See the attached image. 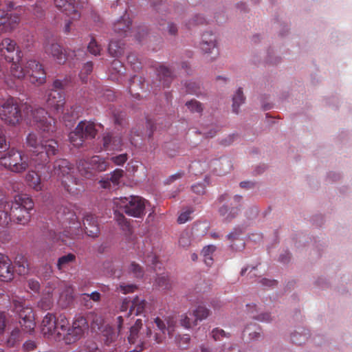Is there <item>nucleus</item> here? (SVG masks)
<instances>
[{"instance_id": "obj_1", "label": "nucleus", "mask_w": 352, "mask_h": 352, "mask_svg": "<svg viewBox=\"0 0 352 352\" xmlns=\"http://www.w3.org/2000/svg\"><path fill=\"white\" fill-rule=\"evenodd\" d=\"M27 146L32 154L30 164L35 168H45L50 162V157L58 153V144L53 139L40 141L34 133H30L26 138Z\"/></svg>"}, {"instance_id": "obj_2", "label": "nucleus", "mask_w": 352, "mask_h": 352, "mask_svg": "<svg viewBox=\"0 0 352 352\" xmlns=\"http://www.w3.org/2000/svg\"><path fill=\"white\" fill-rule=\"evenodd\" d=\"M67 326L69 321L65 316L56 317L53 314L47 313L41 322V331L44 336L59 340L62 338L60 330L65 332Z\"/></svg>"}, {"instance_id": "obj_3", "label": "nucleus", "mask_w": 352, "mask_h": 352, "mask_svg": "<svg viewBox=\"0 0 352 352\" xmlns=\"http://www.w3.org/2000/svg\"><path fill=\"white\" fill-rule=\"evenodd\" d=\"M228 195L225 193L217 198V202L221 206L218 209L219 215L223 221L230 222L239 214L240 212L242 197L240 195H234L228 199Z\"/></svg>"}, {"instance_id": "obj_4", "label": "nucleus", "mask_w": 352, "mask_h": 352, "mask_svg": "<svg viewBox=\"0 0 352 352\" xmlns=\"http://www.w3.org/2000/svg\"><path fill=\"white\" fill-rule=\"evenodd\" d=\"M0 164L14 173H21L29 166H33L26 155L14 149L10 150L0 158Z\"/></svg>"}, {"instance_id": "obj_5", "label": "nucleus", "mask_w": 352, "mask_h": 352, "mask_svg": "<svg viewBox=\"0 0 352 352\" xmlns=\"http://www.w3.org/2000/svg\"><path fill=\"white\" fill-rule=\"evenodd\" d=\"M12 304L20 318L19 323L22 331L25 333H32L36 327L32 309L25 307L21 300H13Z\"/></svg>"}, {"instance_id": "obj_6", "label": "nucleus", "mask_w": 352, "mask_h": 352, "mask_svg": "<svg viewBox=\"0 0 352 352\" xmlns=\"http://www.w3.org/2000/svg\"><path fill=\"white\" fill-rule=\"evenodd\" d=\"M147 201L139 196H130L120 199V206L124 212L134 217H142L144 215V210Z\"/></svg>"}, {"instance_id": "obj_7", "label": "nucleus", "mask_w": 352, "mask_h": 352, "mask_svg": "<svg viewBox=\"0 0 352 352\" xmlns=\"http://www.w3.org/2000/svg\"><path fill=\"white\" fill-rule=\"evenodd\" d=\"M89 324L84 316H77L72 323V326L66 330L67 333L63 336V339L65 343L70 344L81 339L86 331H88Z\"/></svg>"}, {"instance_id": "obj_8", "label": "nucleus", "mask_w": 352, "mask_h": 352, "mask_svg": "<svg viewBox=\"0 0 352 352\" xmlns=\"http://www.w3.org/2000/svg\"><path fill=\"white\" fill-rule=\"evenodd\" d=\"M0 117L6 123L15 125L21 119V113L17 102L14 98L7 100L0 107Z\"/></svg>"}, {"instance_id": "obj_9", "label": "nucleus", "mask_w": 352, "mask_h": 352, "mask_svg": "<svg viewBox=\"0 0 352 352\" xmlns=\"http://www.w3.org/2000/svg\"><path fill=\"white\" fill-rule=\"evenodd\" d=\"M47 111L43 108L35 109L32 111V117L33 122L43 132L51 134L56 131L55 120L47 116Z\"/></svg>"}, {"instance_id": "obj_10", "label": "nucleus", "mask_w": 352, "mask_h": 352, "mask_svg": "<svg viewBox=\"0 0 352 352\" xmlns=\"http://www.w3.org/2000/svg\"><path fill=\"white\" fill-rule=\"evenodd\" d=\"M25 75L32 84L41 85L45 81V73L42 65L34 60H30L25 65Z\"/></svg>"}, {"instance_id": "obj_11", "label": "nucleus", "mask_w": 352, "mask_h": 352, "mask_svg": "<svg viewBox=\"0 0 352 352\" xmlns=\"http://www.w3.org/2000/svg\"><path fill=\"white\" fill-rule=\"evenodd\" d=\"M145 300L140 299L138 296H135L132 299L128 297L123 299L120 309L122 312H126L127 309H129V311L126 313L124 316L129 318L133 314L137 316L142 313L145 309Z\"/></svg>"}, {"instance_id": "obj_12", "label": "nucleus", "mask_w": 352, "mask_h": 352, "mask_svg": "<svg viewBox=\"0 0 352 352\" xmlns=\"http://www.w3.org/2000/svg\"><path fill=\"white\" fill-rule=\"evenodd\" d=\"M38 172L42 168H36ZM44 170L43 172H41V173H36L35 171H30L25 176V179L27 182L29 184L30 186H32L34 189L36 190H41V179L43 178L44 180H47L51 177V173L50 172V166H46L45 168H43Z\"/></svg>"}, {"instance_id": "obj_13", "label": "nucleus", "mask_w": 352, "mask_h": 352, "mask_svg": "<svg viewBox=\"0 0 352 352\" xmlns=\"http://www.w3.org/2000/svg\"><path fill=\"white\" fill-rule=\"evenodd\" d=\"M75 168L74 166L65 159L56 160L54 163L53 173L59 179L74 173Z\"/></svg>"}, {"instance_id": "obj_14", "label": "nucleus", "mask_w": 352, "mask_h": 352, "mask_svg": "<svg viewBox=\"0 0 352 352\" xmlns=\"http://www.w3.org/2000/svg\"><path fill=\"white\" fill-rule=\"evenodd\" d=\"M46 102L47 106L54 111L57 112L63 111L65 103L63 93L58 90L51 89L47 95Z\"/></svg>"}, {"instance_id": "obj_15", "label": "nucleus", "mask_w": 352, "mask_h": 352, "mask_svg": "<svg viewBox=\"0 0 352 352\" xmlns=\"http://www.w3.org/2000/svg\"><path fill=\"white\" fill-rule=\"evenodd\" d=\"M54 4L57 8L72 19L76 20L80 17L76 3L73 1L69 0H54Z\"/></svg>"}, {"instance_id": "obj_16", "label": "nucleus", "mask_w": 352, "mask_h": 352, "mask_svg": "<svg viewBox=\"0 0 352 352\" xmlns=\"http://www.w3.org/2000/svg\"><path fill=\"white\" fill-rule=\"evenodd\" d=\"M83 226L85 233L91 237L96 238L99 236L100 229L96 217L91 214H87L83 219Z\"/></svg>"}, {"instance_id": "obj_17", "label": "nucleus", "mask_w": 352, "mask_h": 352, "mask_svg": "<svg viewBox=\"0 0 352 352\" xmlns=\"http://www.w3.org/2000/svg\"><path fill=\"white\" fill-rule=\"evenodd\" d=\"M44 47L45 52L51 54L58 64H63L65 63L66 60L65 55L59 44L54 41H48L45 43Z\"/></svg>"}, {"instance_id": "obj_18", "label": "nucleus", "mask_w": 352, "mask_h": 352, "mask_svg": "<svg viewBox=\"0 0 352 352\" xmlns=\"http://www.w3.org/2000/svg\"><path fill=\"white\" fill-rule=\"evenodd\" d=\"M8 60L12 63L10 67V72L14 77L20 79L25 76V66L22 67L20 63L21 60L20 52L17 51L16 57L12 56V57H8Z\"/></svg>"}, {"instance_id": "obj_19", "label": "nucleus", "mask_w": 352, "mask_h": 352, "mask_svg": "<svg viewBox=\"0 0 352 352\" xmlns=\"http://www.w3.org/2000/svg\"><path fill=\"white\" fill-rule=\"evenodd\" d=\"M12 208H10V214L17 223L21 225L27 224L30 220V213L23 208H16L14 206L13 202H10Z\"/></svg>"}, {"instance_id": "obj_20", "label": "nucleus", "mask_w": 352, "mask_h": 352, "mask_svg": "<svg viewBox=\"0 0 352 352\" xmlns=\"http://www.w3.org/2000/svg\"><path fill=\"white\" fill-rule=\"evenodd\" d=\"M64 188L69 193L76 194L79 190L78 186L81 185L80 180L76 177L74 173L60 179Z\"/></svg>"}, {"instance_id": "obj_21", "label": "nucleus", "mask_w": 352, "mask_h": 352, "mask_svg": "<svg viewBox=\"0 0 352 352\" xmlns=\"http://www.w3.org/2000/svg\"><path fill=\"white\" fill-rule=\"evenodd\" d=\"M80 131L85 140L93 139L97 134L95 124L86 120L81 121L77 125V132Z\"/></svg>"}, {"instance_id": "obj_22", "label": "nucleus", "mask_w": 352, "mask_h": 352, "mask_svg": "<svg viewBox=\"0 0 352 352\" xmlns=\"http://www.w3.org/2000/svg\"><path fill=\"white\" fill-rule=\"evenodd\" d=\"M0 51L7 60L8 57L14 56V54L16 56L17 51L21 53L16 47V42L8 38H4L0 43Z\"/></svg>"}, {"instance_id": "obj_23", "label": "nucleus", "mask_w": 352, "mask_h": 352, "mask_svg": "<svg viewBox=\"0 0 352 352\" xmlns=\"http://www.w3.org/2000/svg\"><path fill=\"white\" fill-rule=\"evenodd\" d=\"M13 278V270L11 267V261L5 256V259L0 261V279L2 281H9Z\"/></svg>"}, {"instance_id": "obj_24", "label": "nucleus", "mask_w": 352, "mask_h": 352, "mask_svg": "<svg viewBox=\"0 0 352 352\" xmlns=\"http://www.w3.org/2000/svg\"><path fill=\"white\" fill-rule=\"evenodd\" d=\"M17 16L0 14V32H10L19 23Z\"/></svg>"}, {"instance_id": "obj_25", "label": "nucleus", "mask_w": 352, "mask_h": 352, "mask_svg": "<svg viewBox=\"0 0 352 352\" xmlns=\"http://www.w3.org/2000/svg\"><path fill=\"white\" fill-rule=\"evenodd\" d=\"M77 168L80 174L87 179H92L96 176V171L89 161L80 160L77 163Z\"/></svg>"}, {"instance_id": "obj_26", "label": "nucleus", "mask_w": 352, "mask_h": 352, "mask_svg": "<svg viewBox=\"0 0 352 352\" xmlns=\"http://www.w3.org/2000/svg\"><path fill=\"white\" fill-rule=\"evenodd\" d=\"M143 326L142 320L137 319L135 324L130 327L129 333L127 336V340L130 344H139L142 343L140 338V330Z\"/></svg>"}, {"instance_id": "obj_27", "label": "nucleus", "mask_w": 352, "mask_h": 352, "mask_svg": "<svg viewBox=\"0 0 352 352\" xmlns=\"http://www.w3.org/2000/svg\"><path fill=\"white\" fill-rule=\"evenodd\" d=\"M131 25V21L128 16L124 15L120 19L118 20L113 25V30L120 35L125 34Z\"/></svg>"}, {"instance_id": "obj_28", "label": "nucleus", "mask_w": 352, "mask_h": 352, "mask_svg": "<svg viewBox=\"0 0 352 352\" xmlns=\"http://www.w3.org/2000/svg\"><path fill=\"white\" fill-rule=\"evenodd\" d=\"M14 206L16 208H23L29 211L33 209L34 204L32 199L27 195H19L14 197Z\"/></svg>"}, {"instance_id": "obj_29", "label": "nucleus", "mask_w": 352, "mask_h": 352, "mask_svg": "<svg viewBox=\"0 0 352 352\" xmlns=\"http://www.w3.org/2000/svg\"><path fill=\"white\" fill-rule=\"evenodd\" d=\"M208 23L207 19L201 14H195L188 21L186 25L188 29L206 25Z\"/></svg>"}, {"instance_id": "obj_30", "label": "nucleus", "mask_w": 352, "mask_h": 352, "mask_svg": "<svg viewBox=\"0 0 352 352\" xmlns=\"http://www.w3.org/2000/svg\"><path fill=\"white\" fill-rule=\"evenodd\" d=\"M246 307L248 309L247 315L250 318H254L263 322H268L270 320V315L268 313H263L259 315L257 314V310L254 304L247 305Z\"/></svg>"}, {"instance_id": "obj_31", "label": "nucleus", "mask_w": 352, "mask_h": 352, "mask_svg": "<svg viewBox=\"0 0 352 352\" xmlns=\"http://www.w3.org/2000/svg\"><path fill=\"white\" fill-rule=\"evenodd\" d=\"M89 162L93 166L94 170L96 171V174L97 173L105 171L109 165L107 162L99 156L93 157Z\"/></svg>"}, {"instance_id": "obj_32", "label": "nucleus", "mask_w": 352, "mask_h": 352, "mask_svg": "<svg viewBox=\"0 0 352 352\" xmlns=\"http://www.w3.org/2000/svg\"><path fill=\"white\" fill-rule=\"evenodd\" d=\"M12 208L10 202H5L4 207H0V226H7L11 221L10 208Z\"/></svg>"}, {"instance_id": "obj_33", "label": "nucleus", "mask_w": 352, "mask_h": 352, "mask_svg": "<svg viewBox=\"0 0 352 352\" xmlns=\"http://www.w3.org/2000/svg\"><path fill=\"white\" fill-rule=\"evenodd\" d=\"M108 51L112 56L119 57L124 54V44L120 41H111Z\"/></svg>"}, {"instance_id": "obj_34", "label": "nucleus", "mask_w": 352, "mask_h": 352, "mask_svg": "<svg viewBox=\"0 0 352 352\" xmlns=\"http://www.w3.org/2000/svg\"><path fill=\"white\" fill-rule=\"evenodd\" d=\"M102 334L105 338L104 342L107 345H109L116 341L118 333H116L113 328L109 325L104 327L102 330Z\"/></svg>"}, {"instance_id": "obj_35", "label": "nucleus", "mask_w": 352, "mask_h": 352, "mask_svg": "<svg viewBox=\"0 0 352 352\" xmlns=\"http://www.w3.org/2000/svg\"><path fill=\"white\" fill-rule=\"evenodd\" d=\"M124 172L122 169L117 168L109 175H107L108 178L112 184V186H114L117 189L120 184L121 179L124 177Z\"/></svg>"}, {"instance_id": "obj_36", "label": "nucleus", "mask_w": 352, "mask_h": 352, "mask_svg": "<svg viewBox=\"0 0 352 352\" xmlns=\"http://www.w3.org/2000/svg\"><path fill=\"white\" fill-rule=\"evenodd\" d=\"M190 316H192L195 318V320L197 322L198 320H201L206 318L210 314V310L204 306H198L192 313L189 314Z\"/></svg>"}, {"instance_id": "obj_37", "label": "nucleus", "mask_w": 352, "mask_h": 352, "mask_svg": "<svg viewBox=\"0 0 352 352\" xmlns=\"http://www.w3.org/2000/svg\"><path fill=\"white\" fill-rule=\"evenodd\" d=\"M158 76L160 80H164V83L168 85L173 78V73L170 69L165 66H160L157 70Z\"/></svg>"}, {"instance_id": "obj_38", "label": "nucleus", "mask_w": 352, "mask_h": 352, "mask_svg": "<svg viewBox=\"0 0 352 352\" xmlns=\"http://www.w3.org/2000/svg\"><path fill=\"white\" fill-rule=\"evenodd\" d=\"M155 283L158 287L164 290H170L173 287V282L167 275L157 276Z\"/></svg>"}, {"instance_id": "obj_39", "label": "nucleus", "mask_w": 352, "mask_h": 352, "mask_svg": "<svg viewBox=\"0 0 352 352\" xmlns=\"http://www.w3.org/2000/svg\"><path fill=\"white\" fill-rule=\"evenodd\" d=\"M142 85L141 78L134 76L129 80V91L130 94L135 97L139 96L138 87Z\"/></svg>"}, {"instance_id": "obj_40", "label": "nucleus", "mask_w": 352, "mask_h": 352, "mask_svg": "<svg viewBox=\"0 0 352 352\" xmlns=\"http://www.w3.org/2000/svg\"><path fill=\"white\" fill-rule=\"evenodd\" d=\"M76 261V256L74 254L69 253L67 255L60 256L57 261V267L59 270L66 267L69 263H74Z\"/></svg>"}, {"instance_id": "obj_41", "label": "nucleus", "mask_w": 352, "mask_h": 352, "mask_svg": "<svg viewBox=\"0 0 352 352\" xmlns=\"http://www.w3.org/2000/svg\"><path fill=\"white\" fill-rule=\"evenodd\" d=\"M72 302L73 296L72 294L69 291H66L60 294L58 304L62 309H65L69 307Z\"/></svg>"}, {"instance_id": "obj_42", "label": "nucleus", "mask_w": 352, "mask_h": 352, "mask_svg": "<svg viewBox=\"0 0 352 352\" xmlns=\"http://www.w3.org/2000/svg\"><path fill=\"white\" fill-rule=\"evenodd\" d=\"M32 12L35 17L42 19L45 16V13L44 1L38 0L32 6Z\"/></svg>"}, {"instance_id": "obj_43", "label": "nucleus", "mask_w": 352, "mask_h": 352, "mask_svg": "<svg viewBox=\"0 0 352 352\" xmlns=\"http://www.w3.org/2000/svg\"><path fill=\"white\" fill-rule=\"evenodd\" d=\"M69 140L71 143L77 147H79L82 145L84 141L85 140L82 137V135L80 131L77 132V126L75 128L74 131H72L69 133Z\"/></svg>"}, {"instance_id": "obj_44", "label": "nucleus", "mask_w": 352, "mask_h": 352, "mask_svg": "<svg viewBox=\"0 0 352 352\" xmlns=\"http://www.w3.org/2000/svg\"><path fill=\"white\" fill-rule=\"evenodd\" d=\"M232 111L236 113H239V108L242 102V91L241 88L238 89L236 94L232 98Z\"/></svg>"}, {"instance_id": "obj_45", "label": "nucleus", "mask_w": 352, "mask_h": 352, "mask_svg": "<svg viewBox=\"0 0 352 352\" xmlns=\"http://www.w3.org/2000/svg\"><path fill=\"white\" fill-rule=\"evenodd\" d=\"M188 109L192 113L197 112L201 113L203 111V107L201 102L196 100H191L186 103Z\"/></svg>"}, {"instance_id": "obj_46", "label": "nucleus", "mask_w": 352, "mask_h": 352, "mask_svg": "<svg viewBox=\"0 0 352 352\" xmlns=\"http://www.w3.org/2000/svg\"><path fill=\"white\" fill-rule=\"evenodd\" d=\"M180 324L186 329H190L197 324L195 319L191 318L187 314L181 316Z\"/></svg>"}, {"instance_id": "obj_47", "label": "nucleus", "mask_w": 352, "mask_h": 352, "mask_svg": "<svg viewBox=\"0 0 352 352\" xmlns=\"http://www.w3.org/2000/svg\"><path fill=\"white\" fill-rule=\"evenodd\" d=\"M164 31L169 36L175 37L178 34V25L174 22L168 21Z\"/></svg>"}, {"instance_id": "obj_48", "label": "nucleus", "mask_w": 352, "mask_h": 352, "mask_svg": "<svg viewBox=\"0 0 352 352\" xmlns=\"http://www.w3.org/2000/svg\"><path fill=\"white\" fill-rule=\"evenodd\" d=\"M130 272L137 278H141L144 275L143 268L138 263L133 262L129 267Z\"/></svg>"}, {"instance_id": "obj_49", "label": "nucleus", "mask_w": 352, "mask_h": 352, "mask_svg": "<svg viewBox=\"0 0 352 352\" xmlns=\"http://www.w3.org/2000/svg\"><path fill=\"white\" fill-rule=\"evenodd\" d=\"M87 49L91 54L95 56L99 55L101 50L100 46L97 43L94 38L91 39V41L87 46Z\"/></svg>"}, {"instance_id": "obj_50", "label": "nucleus", "mask_w": 352, "mask_h": 352, "mask_svg": "<svg viewBox=\"0 0 352 352\" xmlns=\"http://www.w3.org/2000/svg\"><path fill=\"white\" fill-rule=\"evenodd\" d=\"M124 294L133 293L138 289V286L134 284H128L126 285L124 283L120 284L119 287L117 288Z\"/></svg>"}, {"instance_id": "obj_51", "label": "nucleus", "mask_w": 352, "mask_h": 352, "mask_svg": "<svg viewBox=\"0 0 352 352\" xmlns=\"http://www.w3.org/2000/svg\"><path fill=\"white\" fill-rule=\"evenodd\" d=\"M165 321L168 333L169 336L172 337L173 336V332L176 326V320L173 317L168 316L165 318Z\"/></svg>"}, {"instance_id": "obj_52", "label": "nucleus", "mask_w": 352, "mask_h": 352, "mask_svg": "<svg viewBox=\"0 0 352 352\" xmlns=\"http://www.w3.org/2000/svg\"><path fill=\"white\" fill-rule=\"evenodd\" d=\"M20 334V330L18 328L13 329L11 332L10 338L8 340V344L10 346H13L15 343L19 340Z\"/></svg>"}, {"instance_id": "obj_53", "label": "nucleus", "mask_w": 352, "mask_h": 352, "mask_svg": "<svg viewBox=\"0 0 352 352\" xmlns=\"http://www.w3.org/2000/svg\"><path fill=\"white\" fill-rule=\"evenodd\" d=\"M81 299L85 302H89L90 300H93L95 302H98L100 299V294L98 292H92L90 294H82L81 295Z\"/></svg>"}, {"instance_id": "obj_54", "label": "nucleus", "mask_w": 352, "mask_h": 352, "mask_svg": "<svg viewBox=\"0 0 352 352\" xmlns=\"http://www.w3.org/2000/svg\"><path fill=\"white\" fill-rule=\"evenodd\" d=\"M191 190L197 195H204L206 192V186L204 183H198L192 185Z\"/></svg>"}, {"instance_id": "obj_55", "label": "nucleus", "mask_w": 352, "mask_h": 352, "mask_svg": "<svg viewBox=\"0 0 352 352\" xmlns=\"http://www.w3.org/2000/svg\"><path fill=\"white\" fill-rule=\"evenodd\" d=\"M191 243L190 236L188 232H183L179 239V244L183 248H188Z\"/></svg>"}, {"instance_id": "obj_56", "label": "nucleus", "mask_w": 352, "mask_h": 352, "mask_svg": "<svg viewBox=\"0 0 352 352\" xmlns=\"http://www.w3.org/2000/svg\"><path fill=\"white\" fill-rule=\"evenodd\" d=\"M201 42L207 43L213 45L214 43H217L216 36L212 32H205L202 35Z\"/></svg>"}, {"instance_id": "obj_57", "label": "nucleus", "mask_w": 352, "mask_h": 352, "mask_svg": "<svg viewBox=\"0 0 352 352\" xmlns=\"http://www.w3.org/2000/svg\"><path fill=\"white\" fill-rule=\"evenodd\" d=\"M291 339L294 344L301 345L305 342L307 339V336L306 335L302 336L300 333L295 332L292 335Z\"/></svg>"}, {"instance_id": "obj_58", "label": "nucleus", "mask_w": 352, "mask_h": 352, "mask_svg": "<svg viewBox=\"0 0 352 352\" xmlns=\"http://www.w3.org/2000/svg\"><path fill=\"white\" fill-rule=\"evenodd\" d=\"M242 234V230L240 227L234 228V230L227 235V238L231 242H234L235 240H239L240 236Z\"/></svg>"}, {"instance_id": "obj_59", "label": "nucleus", "mask_w": 352, "mask_h": 352, "mask_svg": "<svg viewBox=\"0 0 352 352\" xmlns=\"http://www.w3.org/2000/svg\"><path fill=\"white\" fill-rule=\"evenodd\" d=\"M99 184L100 187L103 189H106L108 190H116L114 186H112V184L108 177H102L99 182Z\"/></svg>"}, {"instance_id": "obj_60", "label": "nucleus", "mask_w": 352, "mask_h": 352, "mask_svg": "<svg viewBox=\"0 0 352 352\" xmlns=\"http://www.w3.org/2000/svg\"><path fill=\"white\" fill-rule=\"evenodd\" d=\"M190 338L188 335L179 336V340H178V346L182 349L188 348V345L190 343Z\"/></svg>"}, {"instance_id": "obj_61", "label": "nucleus", "mask_w": 352, "mask_h": 352, "mask_svg": "<svg viewBox=\"0 0 352 352\" xmlns=\"http://www.w3.org/2000/svg\"><path fill=\"white\" fill-rule=\"evenodd\" d=\"M217 43H214L213 45L208 43V42H201V48L203 52L205 53H210L213 51L216 52V54H217V50H216Z\"/></svg>"}, {"instance_id": "obj_62", "label": "nucleus", "mask_w": 352, "mask_h": 352, "mask_svg": "<svg viewBox=\"0 0 352 352\" xmlns=\"http://www.w3.org/2000/svg\"><path fill=\"white\" fill-rule=\"evenodd\" d=\"M154 322L157 329L162 332V333L165 334L166 331H167L165 319L162 320L160 318L157 317L155 318Z\"/></svg>"}, {"instance_id": "obj_63", "label": "nucleus", "mask_w": 352, "mask_h": 352, "mask_svg": "<svg viewBox=\"0 0 352 352\" xmlns=\"http://www.w3.org/2000/svg\"><path fill=\"white\" fill-rule=\"evenodd\" d=\"M212 338L215 340H220L222 338L228 337V333H226L223 329H219L216 328L212 331Z\"/></svg>"}, {"instance_id": "obj_64", "label": "nucleus", "mask_w": 352, "mask_h": 352, "mask_svg": "<svg viewBox=\"0 0 352 352\" xmlns=\"http://www.w3.org/2000/svg\"><path fill=\"white\" fill-rule=\"evenodd\" d=\"M112 162L116 165H122L127 160V154L124 153L115 157H111Z\"/></svg>"}]
</instances>
